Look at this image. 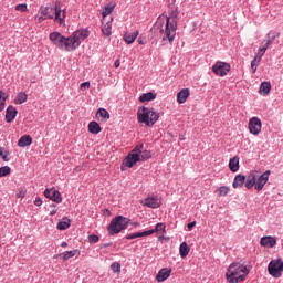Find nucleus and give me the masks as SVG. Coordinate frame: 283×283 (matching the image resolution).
Listing matches in <instances>:
<instances>
[{"label":"nucleus","instance_id":"1","mask_svg":"<svg viewBox=\"0 0 283 283\" xmlns=\"http://www.w3.org/2000/svg\"><path fill=\"white\" fill-rule=\"evenodd\" d=\"M165 17L166 28L164 29L165 18L159 15L151 30H154V32H159V34L165 32L163 41H169V43H174V39H176V30H178V12L171 11L169 15Z\"/></svg>","mask_w":283,"mask_h":283},{"label":"nucleus","instance_id":"2","mask_svg":"<svg viewBox=\"0 0 283 283\" xmlns=\"http://www.w3.org/2000/svg\"><path fill=\"white\" fill-rule=\"evenodd\" d=\"M247 275H249V270L247 269V265L241 263L230 264L228 272L226 273L229 283L244 282Z\"/></svg>","mask_w":283,"mask_h":283},{"label":"nucleus","instance_id":"3","mask_svg":"<svg viewBox=\"0 0 283 283\" xmlns=\"http://www.w3.org/2000/svg\"><path fill=\"white\" fill-rule=\"evenodd\" d=\"M158 118H160V115L154 108L144 106L137 112L138 123H143L146 127H154L158 123Z\"/></svg>","mask_w":283,"mask_h":283},{"label":"nucleus","instance_id":"4","mask_svg":"<svg viewBox=\"0 0 283 283\" xmlns=\"http://www.w3.org/2000/svg\"><path fill=\"white\" fill-rule=\"evenodd\" d=\"M129 222H132L129 218L117 216L112 219L111 223L108 224L107 231L111 235H118L120 231H125V229L129 227Z\"/></svg>","mask_w":283,"mask_h":283},{"label":"nucleus","instance_id":"5","mask_svg":"<svg viewBox=\"0 0 283 283\" xmlns=\"http://www.w3.org/2000/svg\"><path fill=\"white\" fill-rule=\"evenodd\" d=\"M49 39L51 43L55 45V48H59V50H65V52H72V46L70 42V36L65 38L60 32H52L49 35Z\"/></svg>","mask_w":283,"mask_h":283},{"label":"nucleus","instance_id":"6","mask_svg":"<svg viewBox=\"0 0 283 283\" xmlns=\"http://www.w3.org/2000/svg\"><path fill=\"white\" fill-rule=\"evenodd\" d=\"M90 36V30L87 29H78L75 32H73L70 36V43H71V52H74L77 48L81 46L83 41Z\"/></svg>","mask_w":283,"mask_h":283},{"label":"nucleus","instance_id":"7","mask_svg":"<svg viewBox=\"0 0 283 283\" xmlns=\"http://www.w3.org/2000/svg\"><path fill=\"white\" fill-rule=\"evenodd\" d=\"M145 146L143 144L137 145L124 159L125 167L132 169L136 163H140V155H138L139 149H143Z\"/></svg>","mask_w":283,"mask_h":283},{"label":"nucleus","instance_id":"8","mask_svg":"<svg viewBox=\"0 0 283 283\" xmlns=\"http://www.w3.org/2000/svg\"><path fill=\"white\" fill-rule=\"evenodd\" d=\"M268 273L272 277H275L276 280L280 279V276L283 273V261L282 259H275L272 260L268 265Z\"/></svg>","mask_w":283,"mask_h":283},{"label":"nucleus","instance_id":"9","mask_svg":"<svg viewBox=\"0 0 283 283\" xmlns=\"http://www.w3.org/2000/svg\"><path fill=\"white\" fill-rule=\"evenodd\" d=\"M212 71L217 76H227L231 72V64L222 61H218L213 66Z\"/></svg>","mask_w":283,"mask_h":283},{"label":"nucleus","instance_id":"10","mask_svg":"<svg viewBox=\"0 0 283 283\" xmlns=\"http://www.w3.org/2000/svg\"><path fill=\"white\" fill-rule=\"evenodd\" d=\"M248 127L250 134L258 136L260 135V132H262V120L258 117H252L249 120Z\"/></svg>","mask_w":283,"mask_h":283},{"label":"nucleus","instance_id":"11","mask_svg":"<svg viewBox=\"0 0 283 283\" xmlns=\"http://www.w3.org/2000/svg\"><path fill=\"white\" fill-rule=\"evenodd\" d=\"M44 196L49 198V200H52V202H56V205H61V202H63V197L61 196V192L56 189L46 188L44 190Z\"/></svg>","mask_w":283,"mask_h":283},{"label":"nucleus","instance_id":"12","mask_svg":"<svg viewBox=\"0 0 283 283\" xmlns=\"http://www.w3.org/2000/svg\"><path fill=\"white\" fill-rule=\"evenodd\" d=\"M143 207H148L149 209H159L163 205L158 196H149L142 201Z\"/></svg>","mask_w":283,"mask_h":283},{"label":"nucleus","instance_id":"13","mask_svg":"<svg viewBox=\"0 0 283 283\" xmlns=\"http://www.w3.org/2000/svg\"><path fill=\"white\" fill-rule=\"evenodd\" d=\"M271 176V170H265L262 175L255 179V191H262L264 185L269 182V177Z\"/></svg>","mask_w":283,"mask_h":283},{"label":"nucleus","instance_id":"14","mask_svg":"<svg viewBox=\"0 0 283 283\" xmlns=\"http://www.w3.org/2000/svg\"><path fill=\"white\" fill-rule=\"evenodd\" d=\"M54 11H55V21H59L60 25H65L66 10L65 9L62 10L61 4L56 2L54 6Z\"/></svg>","mask_w":283,"mask_h":283},{"label":"nucleus","instance_id":"15","mask_svg":"<svg viewBox=\"0 0 283 283\" xmlns=\"http://www.w3.org/2000/svg\"><path fill=\"white\" fill-rule=\"evenodd\" d=\"M260 244L261 247H266L268 249H273V247H275V244H277V239H275V237H263L260 240Z\"/></svg>","mask_w":283,"mask_h":283},{"label":"nucleus","instance_id":"16","mask_svg":"<svg viewBox=\"0 0 283 283\" xmlns=\"http://www.w3.org/2000/svg\"><path fill=\"white\" fill-rule=\"evenodd\" d=\"M169 277H171V269L169 268H163L156 275L158 282H165L166 280H169Z\"/></svg>","mask_w":283,"mask_h":283},{"label":"nucleus","instance_id":"17","mask_svg":"<svg viewBox=\"0 0 283 283\" xmlns=\"http://www.w3.org/2000/svg\"><path fill=\"white\" fill-rule=\"evenodd\" d=\"M19 114V111L12 105L8 106L6 111V122L12 123L14 118H17V115Z\"/></svg>","mask_w":283,"mask_h":283},{"label":"nucleus","instance_id":"18","mask_svg":"<svg viewBox=\"0 0 283 283\" xmlns=\"http://www.w3.org/2000/svg\"><path fill=\"white\" fill-rule=\"evenodd\" d=\"M138 34H140V31H138V30H135L133 32H126L124 34L125 43H127V45H132V43H134V41H136V39H138Z\"/></svg>","mask_w":283,"mask_h":283},{"label":"nucleus","instance_id":"19","mask_svg":"<svg viewBox=\"0 0 283 283\" xmlns=\"http://www.w3.org/2000/svg\"><path fill=\"white\" fill-rule=\"evenodd\" d=\"M190 94L191 92L189 91V88H182L177 94V103L179 104L187 103V99L189 98Z\"/></svg>","mask_w":283,"mask_h":283},{"label":"nucleus","instance_id":"20","mask_svg":"<svg viewBox=\"0 0 283 283\" xmlns=\"http://www.w3.org/2000/svg\"><path fill=\"white\" fill-rule=\"evenodd\" d=\"M245 180H247V177L244 175H237L234 177L233 182H232L233 189H238L240 187H244Z\"/></svg>","mask_w":283,"mask_h":283},{"label":"nucleus","instance_id":"21","mask_svg":"<svg viewBox=\"0 0 283 283\" xmlns=\"http://www.w3.org/2000/svg\"><path fill=\"white\" fill-rule=\"evenodd\" d=\"M259 92L262 96H269V94H271V83L262 82Z\"/></svg>","mask_w":283,"mask_h":283},{"label":"nucleus","instance_id":"22","mask_svg":"<svg viewBox=\"0 0 283 283\" xmlns=\"http://www.w3.org/2000/svg\"><path fill=\"white\" fill-rule=\"evenodd\" d=\"M32 145V137L30 135H23L18 140V147H30Z\"/></svg>","mask_w":283,"mask_h":283},{"label":"nucleus","instance_id":"23","mask_svg":"<svg viewBox=\"0 0 283 283\" xmlns=\"http://www.w3.org/2000/svg\"><path fill=\"white\" fill-rule=\"evenodd\" d=\"M255 180H256V175L255 174H250L244 181L245 188L247 189H255Z\"/></svg>","mask_w":283,"mask_h":283},{"label":"nucleus","instance_id":"24","mask_svg":"<svg viewBox=\"0 0 283 283\" xmlns=\"http://www.w3.org/2000/svg\"><path fill=\"white\" fill-rule=\"evenodd\" d=\"M229 169H230V171L235 174V171H238L240 169V158H238V157L231 158L229 161Z\"/></svg>","mask_w":283,"mask_h":283},{"label":"nucleus","instance_id":"25","mask_svg":"<svg viewBox=\"0 0 283 283\" xmlns=\"http://www.w3.org/2000/svg\"><path fill=\"white\" fill-rule=\"evenodd\" d=\"M149 101H156V94L148 92L139 96V103H149Z\"/></svg>","mask_w":283,"mask_h":283},{"label":"nucleus","instance_id":"26","mask_svg":"<svg viewBox=\"0 0 283 283\" xmlns=\"http://www.w3.org/2000/svg\"><path fill=\"white\" fill-rule=\"evenodd\" d=\"M88 132L90 134H101L102 132V128H101V124H98L97 122H91L88 124Z\"/></svg>","mask_w":283,"mask_h":283},{"label":"nucleus","instance_id":"27","mask_svg":"<svg viewBox=\"0 0 283 283\" xmlns=\"http://www.w3.org/2000/svg\"><path fill=\"white\" fill-rule=\"evenodd\" d=\"M71 224H72V221L65 218L57 223L56 229H59V231H65L66 229H70Z\"/></svg>","mask_w":283,"mask_h":283},{"label":"nucleus","instance_id":"28","mask_svg":"<svg viewBox=\"0 0 283 283\" xmlns=\"http://www.w3.org/2000/svg\"><path fill=\"white\" fill-rule=\"evenodd\" d=\"M147 237H149L148 230H146L144 232L130 233V234L126 235V240H136V238H147Z\"/></svg>","mask_w":283,"mask_h":283},{"label":"nucleus","instance_id":"29","mask_svg":"<svg viewBox=\"0 0 283 283\" xmlns=\"http://www.w3.org/2000/svg\"><path fill=\"white\" fill-rule=\"evenodd\" d=\"M165 223H157L154 229L148 230V235H154V233H165Z\"/></svg>","mask_w":283,"mask_h":283},{"label":"nucleus","instance_id":"30","mask_svg":"<svg viewBox=\"0 0 283 283\" xmlns=\"http://www.w3.org/2000/svg\"><path fill=\"white\" fill-rule=\"evenodd\" d=\"M76 253H78V250H71V251H65L63 253H60V258H62V260L67 261L71 260V258H74L76 255Z\"/></svg>","mask_w":283,"mask_h":283},{"label":"nucleus","instance_id":"31","mask_svg":"<svg viewBox=\"0 0 283 283\" xmlns=\"http://www.w3.org/2000/svg\"><path fill=\"white\" fill-rule=\"evenodd\" d=\"M189 244H187V242H182L179 248V254L181 255V258H187L189 255Z\"/></svg>","mask_w":283,"mask_h":283},{"label":"nucleus","instance_id":"32","mask_svg":"<svg viewBox=\"0 0 283 283\" xmlns=\"http://www.w3.org/2000/svg\"><path fill=\"white\" fill-rule=\"evenodd\" d=\"M28 101V94H25L24 92H20L17 97H15V105H23V103H25Z\"/></svg>","mask_w":283,"mask_h":283},{"label":"nucleus","instance_id":"33","mask_svg":"<svg viewBox=\"0 0 283 283\" xmlns=\"http://www.w3.org/2000/svg\"><path fill=\"white\" fill-rule=\"evenodd\" d=\"M138 156H140V160L143 163H145V160H149V158H151V151L149 150H143V148H139V150L137 151Z\"/></svg>","mask_w":283,"mask_h":283},{"label":"nucleus","instance_id":"34","mask_svg":"<svg viewBox=\"0 0 283 283\" xmlns=\"http://www.w3.org/2000/svg\"><path fill=\"white\" fill-rule=\"evenodd\" d=\"M280 36V33H275L274 31H270L268 34H266V42L265 44L266 45H272L273 44V41H275V39Z\"/></svg>","mask_w":283,"mask_h":283},{"label":"nucleus","instance_id":"35","mask_svg":"<svg viewBox=\"0 0 283 283\" xmlns=\"http://www.w3.org/2000/svg\"><path fill=\"white\" fill-rule=\"evenodd\" d=\"M102 32L105 36H112V22H106L102 27Z\"/></svg>","mask_w":283,"mask_h":283},{"label":"nucleus","instance_id":"36","mask_svg":"<svg viewBox=\"0 0 283 283\" xmlns=\"http://www.w3.org/2000/svg\"><path fill=\"white\" fill-rule=\"evenodd\" d=\"M10 151L6 149L4 147H0V158L4 160V163H9L10 160Z\"/></svg>","mask_w":283,"mask_h":283},{"label":"nucleus","instance_id":"37","mask_svg":"<svg viewBox=\"0 0 283 283\" xmlns=\"http://www.w3.org/2000/svg\"><path fill=\"white\" fill-rule=\"evenodd\" d=\"M12 169L10 166L0 167V178H6V176H10Z\"/></svg>","mask_w":283,"mask_h":283},{"label":"nucleus","instance_id":"38","mask_svg":"<svg viewBox=\"0 0 283 283\" xmlns=\"http://www.w3.org/2000/svg\"><path fill=\"white\" fill-rule=\"evenodd\" d=\"M229 191H231V189L227 186H221L216 190V193H218V196H227L229 193Z\"/></svg>","mask_w":283,"mask_h":283},{"label":"nucleus","instance_id":"39","mask_svg":"<svg viewBox=\"0 0 283 283\" xmlns=\"http://www.w3.org/2000/svg\"><path fill=\"white\" fill-rule=\"evenodd\" d=\"M96 116H101V118H104V120H107V119H109V112H107V109H105V108H99L97 111Z\"/></svg>","mask_w":283,"mask_h":283},{"label":"nucleus","instance_id":"40","mask_svg":"<svg viewBox=\"0 0 283 283\" xmlns=\"http://www.w3.org/2000/svg\"><path fill=\"white\" fill-rule=\"evenodd\" d=\"M6 109V92L0 91V112Z\"/></svg>","mask_w":283,"mask_h":283},{"label":"nucleus","instance_id":"41","mask_svg":"<svg viewBox=\"0 0 283 283\" xmlns=\"http://www.w3.org/2000/svg\"><path fill=\"white\" fill-rule=\"evenodd\" d=\"M41 14L46 19H54V15L50 14V8L48 7L41 8Z\"/></svg>","mask_w":283,"mask_h":283},{"label":"nucleus","instance_id":"42","mask_svg":"<svg viewBox=\"0 0 283 283\" xmlns=\"http://www.w3.org/2000/svg\"><path fill=\"white\" fill-rule=\"evenodd\" d=\"M261 60H259L258 57H254L251 61V70H252V74H255L258 72V64L260 63Z\"/></svg>","mask_w":283,"mask_h":283},{"label":"nucleus","instance_id":"43","mask_svg":"<svg viewBox=\"0 0 283 283\" xmlns=\"http://www.w3.org/2000/svg\"><path fill=\"white\" fill-rule=\"evenodd\" d=\"M114 12V6H106L103 8L102 14L103 17H107Z\"/></svg>","mask_w":283,"mask_h":283},{"label":"nucleus","instance_id":"44","mask_svg":"<svg viewBox=\"0 0 283 283\" xmlns=\"http://www.w3.org/2000/svg\"><path fill=\"white\" fill-rule=\"evenodd\" d=\"M111 271H113V273H120V263L118 262L112 263Z\"/></svg>","mask_w":283,"mask_h":283},{"label":"nucleus","instance_id":"45","mask_svg":"<svg viewBox=\"0 0 283 283\" xmlns=\"http://www.w3.org/2000/svg\"><path fill=\"white\" fill-rule=\"evenodd\" d=\"M101 240V238L96 234H90L88 235V242L90 244H96Z\"/></svg>","mask_w":283,"mask_h":283},{"label":"nucleus","instance_id":"46","mask_svg":"<svg viewBox=\"0 0 283 283\" xmlns=\"http://www.w3.org/2000/svg\"><path fill=\"white\" fill-rule=\"evenodd\" d=\"M266 54V49H262V46L259 48V52L255 55V59H259V61H262V56Z\"/></svg>","mask_w":283,"mask_h":283},{"label":"nucleus","instance_id":"47","mask_svg":"<svg viewBox=\"0 0 283 283\" xmlns=\"http://www.w3.org/2000/svg\"><path fill=\"white\" fill-rule=\"evenodd\" d=\"M15 10H18L19 12H28V4H18L15 7Z\"/></svg>","mask_w":283,"mask_h":283},{"label":"nucleus","instance_id":"48","mask_svg":"<svg viewBox=\"0 0 283 283\" xmlns=\"http://www.w3.org/2000/svg\"><path fill=\"white\" fill-rule=\"evenodd\" d=\"M80 90H82V92H85V90H90V82H84L80 85Z\"/></svg>","mask_w":283,"mask_h":283},{"label":"nucleus","instance_id":"49","mask_svg":"<svg viewBox=\"0 0 283 283\" xmlns=\"http://www.w3.org/2000/svg\"><path fill=\"white\" fill-rule=\"evenodd\" d=\"M34 205L35 207H41V205H43V199H41V197H36L34 200Z\"/></svg>","mask_w":283,"mask_h":283},{"label":"nucleus","instance_id":"50","mask_svg":"<svg viewBox=\"0 0 283 283\" xmlns=\"http://www.w3.org/2000/svg\"><path fill=\"white\" fill-rule=\"evenodd\" d=\"M48 18L43 14L36 15V21L38 23H43Z\"/></svg>","mask_w":283,"mask_h":283},{"label":"nucleus","instance_id":"51","mask_svg":"<svg viewBox=\"0 0 283 283\" xmlns=\"http://www.w3.org/2000/svg\"><path fill=\"white\" fill-rule=\"evenodd\" d=\"M137 43H139V45H145V43H147V40L145 38H143V36H139L137 39Z\"/></svg>","mask_w":283,"mask_h":283},{"label":"nucleus","instance_id":"52","mask_svg":"<svg viewBox=\"0 0 283 283\" xmlns=\"http://www.w3.org/2000/svg\"><path fill=\"white\" fill-rule=\"evenodd\" d=\"M25 196V190H19L17 192V198H23Z\"/></svg>","mask_w":283,"mask_h":283},{"label":"nucleus","instance_id":"53","mask_svg":"<svg viewBox=\"0 0 283 283\" xmlns=\"http://www.w3.org/2000/svg\"><path fill=\"white\" fill-rule=\"evenodd\" d=\"M51 207H53L54 209L51 210L50 216H56V205H52Z\"/></svg>","mask_w":283,"mask_h":283},{"label":"nucleus","instance_id":"54","mask_svg":"<svg viewBox=\"0 0 283 283\" xmlns=\"http://www.w3.org/2000/svg\"><path fill=\"white\" fill-rule=\"evenodd\" d=\"M114 67H116V69L120 67V60L115 61Z\"/></svg>","mask_w":283,"mask_h":283},{"label":"nucleus","instance_id":"55","mask_svg":"<svg viewBox=\"0 0 283 283\" xmlns=\"http://www.w3.org/2000/svg\"><path fill=\"white\" fill-rule=\"evenodd\" d=\"M187 227L188 229H192L193 227H196V221L188 223Z\"/></svg>","mask_w":283,"mask_h":283},{"label":"nucleus","instance_id":"56","mask_svg":"<svg viewBox=\"0 0 283 283\" xmlns=\"http://www.w3.org/2000/svg\"><path fill=\"white\" fill-rule=\"evenodd\" d=\"M107 247H112V243H105L101 247V249H107Z\"/></svg>","mask_w":283,"mask_h":283},{"label":"nucleus","instance_id":"57","mask_svg":"<svg viewBox=\"0 0 283 283\" xmlns=\"http://www.w3.org/2000/svg\"><path fill=\"white\" fill-rule=\"evenodd\" d=\"M61 247H62V249H65V248L67 247V242H65V241L62 242V243H61Z\"/></svg>","mask_w":283,"mask_h":283},{"label":"nucleus","instance_id":"58","mask_svg":"<svg viewBox=\"0 0 283 283\" xmlns=\"http://www.w3.org/2000/svg\"><path fill=\"white\" fill-rule=\"evenodd\" d=\"M261 49H265V52H266V50H269V45H266L265 43L263 46H261Z\"/></svg>","mask_w":283,"mask_h":283},{"label":"nucleus","instance_id":"59","mask_svg":"<svg viewBox=\"0 0 283 283\" xmlns=\"http://www.w3.org/2000/svg\"><path fill=\"white\" fill-rule=\"evenodd\" d=\"M135 227H138V223H134Z\"/></svg>","mask_w":283,"mask_h":283}]
</instances>
